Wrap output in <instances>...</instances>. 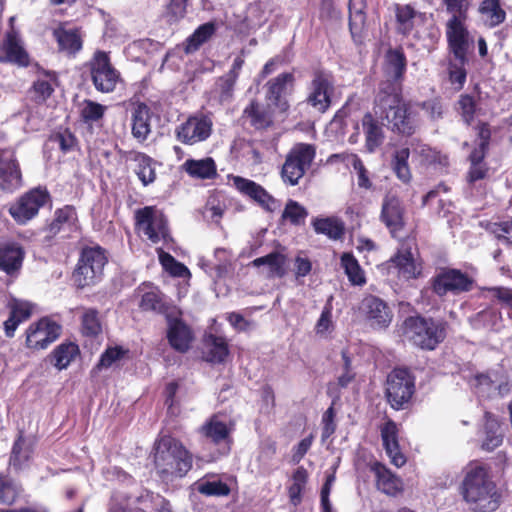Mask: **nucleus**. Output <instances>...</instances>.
<instances>
[{
	"mask_svg": "<svg viewBox=\"0 0 512 512\" xmlns=\"http://www.w3.org/2000/svg\"><path fill=\"white\" fill-rule=\"evenodd\" d=\"M312 226L317 234H323L333 240H339L345 234L343 222L335 217L315 218Z\"/></svg>",
	"mask_w": 512,
	"mask_h": 512,
	"instance_id": "49",
	"label": "nucleus"
},
{
	"mask_svg": "<svg viewBox=\"0 0 512 512\" xmlns=\"http://www.w3.org/2000/svg\"><path fill=\"white\" fill-rule=\"evenodd\" d=\"M81 333L85 337L96 338L102 333V324L99 311L96 308H87L81 316Z\"/></svg>",
	"mask_w": 512,
	"mask_h": 512,
	"instance_id": "54",
	"label": "nucleus"
},
{
	"mask_svg": "<svg viewBox=\"0 0 512 512\" xmlns=\"http://www.w3.org/2000/svg\"><path fill=\"white\" fill-rule=\"evenodd\" d=\"M448 328L446 320L422 314L408 316L402 323L403 335L413 346L424 351H433L443 343Z\"/></svg>",
	"mask_w": 512,
	"mask_h": 512,
	"instance_id": "3",
	"label": "nucleus"
},
{
	"mask_svg": "<svg viewBox=\"0 0 512 512\" xmlns=\"http://www.w3.org/2000/svg\"><path fill=\"white\" fill-rule=\"evenodd\" d=\"M23 246L16 241L0 243V272L10 277H17L25 259Z\"/></svg>",
	"mask_w": 512,
	"mask_h": 512,
	"instance_id": "25",
	"label": "nucleus"
},
{
	"mask_svg": "<svg viewBox=\"0 0 512 512\" xmlns=\"http://www.w3.org/2000/svg\"><path fill=\"white\" fill-rule=\"evenodd\" d=\"M363 307L371 326L386 328L392 321L393 314L385 301L370 295L363 300Z\"/></svg>",
	"mask_w": 512,
	"mask_h": 512,
	"instance_id": "37",
	"label": "nucleus"
},
{
	"mask_svg": "<svg viewBox=\"0 0 512 512\" xmlns=\"http://www.w3.org/2000/svg\"><path fill=\"white\" fill-rule=\"evenodd\" d=\"M166 337L169 345L179 353H186L194 341L192 329L180 318L169 320Z\"/></svg>",
	"mask_w": 512,
	"mask_h": 512,
	"instance_id": "34",
	"label": "nucleus"
},
{
	"mask_svg": "<svg viewBox=\"0 0 512 512\" xmlns=\"http://www.w3.org/2000/svg\"><path fill=\"white\" fill-rule=\"evenodd\" d=\"M32 454V444L27 442L24 431L20 430L12 446L10 463L14 468L20 469L31 459Z\"/></svg>",
	"mask_w": 512,
	"mask_h": 512,
	"instance_id": "48",
	"label": "nucleus"
},
{
	"mask_svg": "<svg viewBox=\"0 0 512 512\" xmlns=\"http://www.w3.org/2000/svg\"><path fill=\"white\" fill-rule=\"evenodd\" d=\"M86 67L94 88L100 93H112L122 81L121 73L112 64L109 52L96 50Z\"/></svg>",
	"mask_w": 512,
	"mask_h": 512,
	"instance_id": "9",
	"label": "nucleus"
},
{
	"mask_svg": "<svg viewBox=\"0 0 512 512\" xmlns=\"http://www.w3.org/2000/svg\"><path fill=\"white\" fill-rule=\"evenodd\" d=\"M108 262L106 250L99 245L84 247L72 273V281L77 289L96 285L102 280L104 266Z\"/></svg>",
	"mask_w": 512,
	"mask_h": 512,
	"instance_id": "5",
	"label": "nucleus"
},
{
	"mask_svg": "<svg viewBox=\"0 0 512 512\" xmlns=\"http://www.w3.org/2000/svg\"><path fill=\"white\" fill-rule=\"evenodd\" d=\"M58 47V52L67 57H76L83 49L85 32L82 27H67V23H60L52 32Z\"/></svg>",
	"mask_w": 512,
	"mask_h": 512,
	"instance_id": "21",
	"label": "nucleus"
},
{
	"mask_svg": "<svg viewBox=\"0 0 512 512\" xmlns=\"http://www.w3.org/2000/svg\"><path fill=\"white\" fill-rule=\"evenodd\" d=\"M380 434L383 448L396 467H402L406 463V457L400 450L399 429L397 423L391 418L380 426Z\"/></svg>",
	"mask_w": 512,
	"mask_h": 512,
	"instance_id": "28",
	"label": "nucleus"
},
{
	"mask_svg": "<svg viewBox=\"0 0 512 512\" xmlns=\"http://www.w3.org/2000/svg\"><path fill=\"white\" fill-rule=\"evenodd\" d=\"M118 153L126 162L132 161L135 163L133 171L143 186H148L156 180V162L151 156L136 150H119Z\"/></svg>",
	"mask_w": 512,
	"mask_h": 512,
	"instance_id": "27",
	"label": "nucleus"
},
{
	"mask_svg": "<svg viewBox=\"0 0 512 512\" xmlns=\"http://www.w3.org/2000/svg\"><path fill=\"white\" fill-rule=\"evenodd\" d=\"M340 265L352 285L363 286L366 283L365 273L353 253L344 252L340 256Z\"/></svg>",
	"mask_w": 512,
	"mask_h": 512,
	"instance_id": "51",
	"label": "nucleus"
},
{
	"mask_svg": "<svg viewBox=\"0 0 512 512\" xmlns=\"http://www.w3.org/2000/svg\"><path fill=\"white\" fill-rule=\"evenodd\" d=\"M157 254L163 269L172 277L186 278L191 276L188 267L176 260L170 253L165 252L162 248H158Z\"/></svg>",
	"mask_w": 512,
	"mask_h": 512,
	"instance_id": "53",
	"label": "nucleus"
},
{
	"mask_svg": "<svg viewBox=\"0 0 512 512\" xmlns=\"http://www.w3.org/2000/svg\"><path fill=\"white\" fill-rule=\"evenodd\" d=\"M473 130L476 134V144L467 157L470 163L467 172V181L470 184H474L487 177L489 167L485 162V158L489 153L492 140V127L489 122L479 120L473 126Z\"/></svg>",
	"mask_w": 512,
	"mask_h": 512,
	"instance_id": "7",
	"label": "nucleus"
},
{
	"mask_svg": "<svg viewBox=\"0 0 512 512\" xmlns=\"http://www.w3.org/2000/svg\"><path fill=\"white\" fill-rule=\"evenodd\" d=\"M396 33L402 37L410 36L417 22H425L426 13L418 12L411 4H394Z\"/></svg>",
	"mask_w": 512,
	"mask_h": 512,
	"instance_id": "35",
	"label": "nucleus"
},
{
	"mask_svg": "<svg viewBox=\"0 0 512 512\" xmlns=\"http://www.w3.org/2000/svg\"><path fill=\"white\" fill-rule=\"evenodd\" d=\"M130 107L131 135L138 143L143 144L152 133L153 112L140 100L130 101Z\"/></svg>",
	"mask_w": 512,
	"mask_h": 512,
	"instance_id": "22",
	"label": "nucleus"
},
{
	"mask_svg": "<svg viewBox=\"0 0 512 512\" xmlns=\"http://www.w3.org/2000/svg\"><path fill=\"white\" fill-rule=\"evenodd\" d=\"M213 122L204 114L189 116L175 129L176 139L184 145H194L207 140L212 133Z\"/></svg>",
	"mask_w": 512,
	"mask_h": 512,
	"instance_id": "19",
	"label": "nucleus"
},
{
	"mask_svg": "<svg viewBox=\"0 0 512 512\" xmlns=\"http://www.w3.org/2000/svg\"><path fill=\"white\" fill-rule=\"evenodd\" d=\"M244 64V50H242L241 54L233 60L229 71L216 80L215 89L221 103L230 102L233 99L235 85Z\"/></svg>",
	"mask_w": 512,
	"mask_h": 512,
	"instance_id": "32",
	"label": "nucleus"
},
{
	"mask_svg": "<svg viewBox=\"0 0 512 512\" xmlns=\"http://www.w3.org/2000/svg\"><path fill=\"white\" fill-rule=\"evenodd\" d=\"M415 392V376L408 368L396 367L389 372L384 394L393 410L408 409L412 405Z\"/></svg>",
	"mask_w": 512,
	"mask_h": 512,
	"instance_id": "6",
	"label": "nucleus"
},
{
	"mask_svg": "<svg viewBox=\"0 0 512 512\" xmlns=\"http://www.w3.org/2000/svg\"><path fill=\"white\" fill-rule=\"evenodd\" d=\"M154 465L161 478H182L192 469L193 455L179 439L164 435L154 444Z\"/></svg>",
	"mask_w": 512,
	"mask_h": 512,
	"instance_id": "2",
	"label": "nucleus"
},
{
	"mask_svg": "<svg viewBox=\"0 0 512 512\" xmlns=\"http://www.w3.org/2000/svg\"><path fill=\"white\" fill-rule=\"evenodd\" d=\"M199 433L210 440L214 445H219L221 443L226 444V451L228 453L231 449V444L233 443L231 437V430L228 428L227 424L221 420H219L217 415L211 416L200 428Z\"/></svg>",
	"mask_w": 512,
	"mask_h": 512,
	"instance_id": "38",
	"label": "nucleus"
},
{
	"mask_svg": "<svg viewBox=\"0 0 512 512\" xmlns=\"http://www.w3.org/2000/svg\"><path fill=\"white\" fill-rule=\"evenodd\" d=\"M390 262L398 269L399 273L407 279H417L421 275L410 249L398 250L391 257Z\"/></svg>",
	"mask_w": 512,
	"mask_h": 512,
	"instance_id": "47",
	"label": "nucleus"
},
{
	"mask_svg": "<svg viewBox=\"0 0 512 512\" xmlns=\"http://www.w3.org/2000/svg\"><path fill=\"white\" fill-rule=\"evenodd\" d=\"M182 169L192 178L196 179H212L217 174L215 161L210 158L204 159H187Z\"/></svg>",
	"mask_w": 512,
	"mask_h": 512,
	"instance_id": "46",
	"label": "nucleus"
},
{
	"mask_svg": "<svg viewBox=\"0 0 512 512\" xmlns=\"http://www.w3.org/2000/svg\"><path fill=\"white\" fill-rule=\"evenodd\" d=\"M305 102L320 114L326 113L331 105L335 92V78L331 71L316 67L311 72V80L307 86Z\"/></svg>",
	"mask_w": 512,
	"mask_h": 512,
	"instance_id": "8",
	"label": "nucleus"
},
{
	"mask_svg": "<svg viewBox=\"0 0 512 512\" xmlns=\"http://www.w3.org/2000/svg\"><path fill=\"white\" fill-rule=\"evenodd\" d=\"M50 201L51 195L45 186L34 187L11 204L8 212L16 223L23 225L35 218L39 210Z\"/></svg>",
	"mask_w": 512,
	"mask_h": 512,
	"instance_id": "12",
	"label": "nucleus"
},
{
	"mask_svg": "<svg viewBox=\"0 0 512 512\" xmlns=\"http://www.w3.org/2000/svg\"><path fill=\"white\" fill-rule=\"evenodd\" d=\"M451 14L445 24L446 39H472L467 26L470 2L468 0H442Z\"/></svg>",
	"mask_w": 512,
	"mask_h": 512,
	"instance_id": "18",
	"label": "nucleus"
},
{
	"mask_svg": "<svg viewBox=\"0 0 512 512\" xmlns=\"http://www.w3.org/2000/svg\"><path fill=\"white\" fill-rule=\"evenodd\" d=\"M135 227L152 243L173 241L166 216L155 206H145L135 211Z\"/></svg>",
	"mask_w": 512,
	"mask_h": 512,
	"instance_id": "10",
	"label": "nucleus"
},
{
	"mask_svg": "<svg viewBox=\"0 0 512 512\" xmlns=\"http://www.w3.org/2000/svg\"><path fill=\"white\" fill-rule=\"evenodd\" d=\"M380 221L392 238L402 239L406 227V208L403 201L394 194H387L382 200Z\"/></svg>",
	"mask_w": 512,
	"mask_h": 512,
	"instance_id": "16",
	"label": "nucleus"
},
{
	"mask_svg": "<svg viewBox=\"0 0 512 512\" xmlns=\"http://www.w3.org/2000/svg\"><path fill=\"white\" fill-rule=\"evenodd\" d=\"M106 107L92 100H85L81 118L85 123L97 122L104 117Z\"/></svg>",
	"mask_w": 512,
	"mask_h": 512,
	"instance_id": "62",
	"label": "nucleus"
},
{
	"mask_svg": "<svg viewBox=\"0 0 512 512\" xmlns=\"http://www.w3.org/2000/svg\"><path fill=\"white\" fill-rule=\"evenodd\" d=\"M428 285L435 296L445 299L448 296L457 297L470 293L476 286V280L462 269L443 266L436 269Z\"/></svg>",
	"mask_w": 512,
	"mask_h": 512,
	"instance_id": "4",
	"label": "nucleus"
},
{
	"mask_svg": "<svg viewBox=\"0 0 512 512\" xmlns=\"http://www.w3.org/2000/svg\"><path fill=\"white\" fill-rule=\"evenodd\" d=\"M241 119L256 131H266L274 125V113L269 104L251 99L242 111Z\"/></svg>",
	"mask_w": 512,
	"mask_h": 512,
	"instance_id": "24",
	"label": "nucleus"
},
{
	"mask_svg": "<svg viewBox=\"0 0 512 512\" xmlns=\"http://www.w3.org/2000/svg\"><path fill=\"white\" fill-rule=\"evenodd\" d=\"M349 31L356 45H362L366 36V13L364 11L349 13Z\"/></svg>",
	"mask_w": 512,
	"mask_h": 512,
	"instance_id": "56",
	"label": "nucleus"
},
{
	"mask_svg": "<svg viewBox=\"0 0 512 512\" xmlns=\"http://www.w3.org/2000/svg\"><path fill=\"white\" fill-rule=\"evenodd\" d=\"M197 490L205 496H228L231 492L229 485L221 480L198 483Z\"/></svg>",
	"mask_w": 512,
	"mask_h": 512,
	"instance_id": "61",
	"label": "nucleus"
},
{
	"mask_svg": "<svg viewBox=\"0 0 512 512\" xmlns=\"http://www.w3.org/2000/svg\"><path fill=\"white\" fill-rule=\"evenodd\" d=\"M287 258L284 254L273 251L265 256L258 257L254 259L251 264L254 267H260L263 265H268L270 268V275L278 278H283L286 275V265Z\"/></svg>",
	"mask_w": 512,
	"mask_h": 512,
	"instance_id": "52",
	"label": "nucleus"
},
{
	"mask_svg": "<svg viewBox=\"0 0 512 512\" xmlns=\"http://www.w3.org/2000/svg\"><path fill=\"white\" fill-rule=\"evenodd\" d=\"M22 185V170L16 156L13 154L8 159L0 156V191L13 193Z\"/></svg>",
	"mask_w": 512,
	"mask_h": 512,
	"instance_id": "33",
	"label": "nucleus"
},
{
	"mask_svg": "<svg viewBox=\"0 0 512 512\" xmlns=\"http://www.w3.org/2000/svg\"><path fill=\"white\" fill-rule=\"evenodd\" d=\"M316 156L313 144L296 143L287 153L281 169V177L285 184L295 186L310 168Z\"/></svg>",
	"mask_w": 512,
	"mask_h": 512,
	"instance_id": "11",
	"label": "nucleus"
},
{
	"mask_svg": "<svg viewBox=\"0 0 512 512\" xmlns=\"http://www.w3.org/2000/svg\"><path fill=\"white\" fill-rule=\"evenodd\" d=\"M233 185L240 193L250 197L267 211L273 212L279 207L278 201L272 195L250 179L234 176Z\"/></svg>",
	"mask_w": 512,
	"mask_h": 512,
	"instance_id": "29",
	"label": "nucleus"
},
{
	"mask_svg": "<svg viewBox=\"0 0 512 512\" xmlns=\"http://www.w3.org/2000/svg\"><path fill=\"white\" fill-rule=\"evenodd\" d=\"M410 149L403 147L396 150L391 159V168L396 177L404 184H409L412 180V173L408 163Z\"/></svg>",
	"mask_w": 512,
	"mask_h": 512,
	"instance_id": "50",
	"label": "nucleus"
},
{
	"mask_svg": "<svg viewBox=\"0 0 512 512\" xmlns=\"http://www.w3.org/2000/svg\"><path fill=\"white\" fill-rule=\"evenodd\" d=\"M407 70V57L402 46L389 48L384 56L385 79L403 83Z\"/></svg>",
	"mask_w": 512,
	"mask_h": 512,
	"instance_id": "36",
	"label": "nucleus"
},
{
	"mask_svg": "<svg viewBox=\"0 0 512 512\" xmlns=\"http://www.w3.org/2000/svg\"><path fill=\"white\" fill-rule=\"evenodd\" d=\"M448 51L453 55L454 61L448 64V77L457 90L464 87L467 78L465 66L469 62V54L473 50V39H446Z\"/></svg>",
	"mask_w": 512,
	"mask_h": 512,
	"instance_id": "13",
	"label": "nucleus"
},
{
	"mask_svg": "<svg viewBox=\"0 0 512 512\" xmlns=\"http://www.w3.org/2000/svg\"><path fill=\"white\" fill-rule=\"evenodd\" d=\"M485 230L506 246L512 245V218L499 222H487Z\"/></svg>",
	"mask_w": 512,
	"mask_h": 512,
	"instance_id": "55",
	"label": "nucleus"
},
{
	"mask_svg": "<svg viewBox=\"0 0 512 512\" xmlns=\"http://www.w3.org/2000/svg\"><path fill=\"white\" fill-rule=\"evenodd\" d=\"M128 353L127 349L121 346L108 347L101 354L95 369L101 371L111 367L116 361L121 360Z\"/></svg>",
	"mask_w": 512,
	"mask_h": 512,
	"instance_id": "60",
	"label": "nucleus"
},
{
	"mask_svg": "<svg viewBox=\"0 0 512 512\" xmlns=\"http://www.w3.org/2000/svg\"><path fill=\"white\" fill-rule=\"evenodd\" d=\"M136 509L132 507L131 497L122 493L112 495L108 504V512H135Z\"/></svg>",
	"mask_w": 512,
	"mask_h": 512,
	"instance_id": "64",
	"label": "nucleus"
},
{
	"mask_svg": "<svg viewBox=\"0 0 512 512\" xmlns=\"http://www.w3.org/2000/svg\"><path fill=\"white\" fill-rule=\"evenodd\" d=\"M464 501L475 512H494L501 504V492L484 464L471 466L460 486Z\"/></svg>",
	"mask_w": 512,
	"mask_h": 512,
	"instance_id": "1",
	"label": "nucleus"
},
{
	"mask_svg": "<svg viewBox=\"0 0 512 512\" xmlns=\"http://www.w3.org/2000/svg\"><path fill=\"white\" fill-rule=\"evenodd\" d=\"M405 102L403 98V83L388 79L380 81L374 98L376 114L382 117Z\"/></svg>",
	"mask_w": 512,
	"mask_h": 512,
	"instance_id": "20",
	"label": "nucleus"
},
{
	"mask_svg": "<svg viewBox=\"0 0 512 512\" xmlns=\"http://www.w3.org/2000/svg\"><path fill=\"white\" fill-rule=\"evenodd\" d=\"M369 470L374 474L375 485L380 492L392 497H396L403 492L404 484L402 479L382 462H371Z\"/></svg>",
	"mask_w": 512,
	"mask_h": 512,
	"instance_id": "26",
	"label": "nucleus"
},
{
	"mask_svg": "<svg viewBox=\"0 0 512 512\" xmlns=\"http://www.w3.org/2000/svg\"><path fill=\"white\" fill-rule=\"evenodd\" d=\"M78 221L76 208L73 205H64L57 208L54 212V218L46 225L45 232L47 237L53 238L58 235L65 226L71 227Z\"/></svg>",
	"mask_w": 512,
	"mask_h": 512,
	"instance_id": "43",
	"label": "nucleus"
},
{
	"mask_svg": "<svg viewBox=\"0 0 512 512\" xmlns=\"http://www.w3.org/2000/svg\"><path fill=\"white\" fill-rule=\"evenodd\" d=\"M308 216L307 209L295 200L289 199L282 212L281 218L288 220L294 226H300L305 223Z\"/></svg>",
	"mask_w": 512,
	"mask_h": 512,
	"instance_id": "58",
	"label": "nucleus"
},
{
	"mask_svg": "<svg viewBox=\"0 0 512 512\" xmlns=\"http://www.w3.org/2000/svg\"><path fill=\"white\" fill-rule=\"evenodd\" d=\"M458 111L466 126H471L477 115V102L470 94H461L457 101Z\"/></svg>",
	"mask_w": 512,
	"mask_h": 512,
	"instance_id": "57",
	"label": "nucleus"
},
{
	"mask_svg": "<svg viewBox=\"0 0 512 512\" xmlns=\"http://www.w3.org/2000/svg\"><path fill=\"white\" fill-rule=\"evenodd\" d=\"M478 13L483 25L489 29L500 26L507 18L501 0H482L478 6Z\"/></svg>",
	"mask_w": 512,
	"mask_h": 512,
	"instance_id": "42",
	"label": "nucleus"
},
{
	"mask_svg": "<svg viewBox=\"0 0 512 512\" xmlns=\"http://www.w3.org/2000/svg\"><path fill=\"white\" fill-rule=\"evenodd\" d=\"M7 308L9 309V316L4 321L3 328L5 336L12 338L18 326L31 318L34 304L27 300L12 297L7 304Z\"/></svg>",
	"mask_w": 512,
	"mask_h": 512,
	"instance_id": "31",
	"label": "nucleus"
},
{
	"mask_svg": "<svg viewBox=\"0 0 512 512\" xmlns=\"http://www.w3.org/2000/svg\"><path fill=\"white\" fill-rule=\"evenodd\" d=\"M361 125L365 135V148L368 152L373 153L384 142L383 124L371 112H366L361 119Z\"/></svg>",
	"mask_w": 512,
	"mask_h": 512,
	"instance_id": "39",
	"label": "nucleus"
},
{
	"mask_svg": "<svg viewBox=\"0 0 512 512\" xmlns=\"http://www.w3.org/2000/svg\"><path fill=\"white\" fill-rule=\"evenodd\" d=\"M294 82L295 77L291 72L281 73L268 80L264 86L266 100L281 112H286L290 105L285 95L287 93L288 86L292 88Z\"/></svg>",
	"mask_w": 512,
	"mask_h": 512,
	"instance_id": "23",
	"label": "nucleus"
},
{
	"mask_svg": "<svg viewBox=\"0 0 512 512\" xmlns=\"http://www.w3.org/2000/svg\"><path fill=\"white\" fill-rule=\"evenodd\" d=\"M19 497V490L14 482L0 473V504L11 506Z\"/></svg>",
	"mask_w": 512,
	"mask_h": 512,
	"instance_id": "59",
	"label": "nucleus"
},
{
	"mask_svg": "<svg viewBox=\"0 0 512 512\" xmlns=\"http://www.w3.org/2000/svg\"><path fill=\"white\" fill-rule=\"evenodd\" d=\"M61 332L60 324L48 317H42L27 327L25 346L32 351L44 350L60 337Z\"/></svg>",
	"mask_w": 512,
	"mask_h": 512,
	"instance_id": "14",
	"label": "nucleus"
},
{
	"mask_svg": "<svg viewBox=\"0 0 512 512\" xmlns=\"http://www.w3.org/2000/svg\"><path fill=\"white\" fill-rule=\"evenodd\" d=\"M504 438L505 432L500 419L492 412L485 411L480 448L486 452H493L502 446Z\"/></svg>",
	"mask_w": 512,
	"mask_h": 512,
	"instance_id": "30",
	"label": "nucleus"
},
{
	"mask_svg": "<svg viewBox=\"0 0 512 512\" xmlns=\"http://www.w3.org/2000/svg\"><path fill=\"white\" fill-rule=\"evenodd\" d=\"M203 345L205 347L204 359L212 364L224 363L230 353L228 341L223 336L212 333L205 334Z\"/></svg>",
	"mask_w": 512,
	"mask_h": 512,
	"instance_id": "41",
	"label": "nucleus"
},
{
	"mask_svg": "<svg viewBox=\"0 0 512 512\" xmlns=\"http://www.w3.org/2000/svg\"><path fill=\"white\" fill-rule=\"evenodd\" d=\"M0 63L16 65L27 68L31 65V58L24 46L18 29L11 26L0 41Z\"/></svg>",
	"mask_w": 512,
	"mask_h": 512,
	"instance_id": "17",
	"label": "nucleus"
},
{
	"mask_svg": "<svg viewBox=\"0 0 512 512\" xmlns=\"http://www.w3.org/2000/svg\"><path fill=\"white\" fill-rule=\"evenodd\" d=\"M139 290L143 292L139 302L142 311H154L161 314L169 310L166 297L159 287L152 283H143Z\"/></svg>",
	"mask_w": 512,
	"mask_h": 512,
	"instance_id": "40",
	"label": "nucleus"
},
{
	"mask_svg": "<svg viewBox=\"0 0 512 512\" xmlns=\"http://www.w3.org/2000/svg\"><path fill=\"white\" fill-rule=\"evenodd\" d=\"M387 121L390 131L401 137H412L420 128L419 113L412 108L409 101L381 117Z\"/></svg>",
	"mask_w": 512,
	"mask_h": 512,
	"instance_id": "15",
	"label": "nucleus"
},
{
	"mask_svg": "<svg viewBox=\"0 0 512 512\" xmlns=\"http://www.w3.org/2000/svg\"><path fill=\"white\" fill-rule=\"evenodd\" d=\"M79 355V346L74 342L67 341L57 345L50 353L49 358L55 368L63 370L68 368Z\"/></svg>",
	"mask_w": 512,
	"mask_h": 512,
	"instance_id": "45",
	"label": "nucleus"
},
{
	"mask_svg": "<svg viewBox=\"0 0 512 512\" xmlns=\"http://www.w3.org/2000/svg\"><path fill=\"white\" fill-rule=\"evenodd\" d=\"M216 31L217 25L213 21L198 26L183 43L185 54L189 55L198 51L203 44L208 42L215 35Z\"/></svg>",
	"mask_w": 512,
	"mask_h": 512,
	"instance_id": "44",
	"label": "nucleus"
},
{
	"mask_svg": "<svg viewBox=\"0 0 512 512\" xmlns=\"http://www.w3.org/2000/svg\"><path fill=\"white\" fill-rule=\"evenodd\" d=\"M50 140L58 143L59 148L63 153L73 151L78 143L76 136L67 128L53 134L50 137Z\"/></svg>",
	"mask_w": 512,
	"mask_h": 512,
	"instance_id": "63",
	"label": "nucleus"
}]
</instances>
